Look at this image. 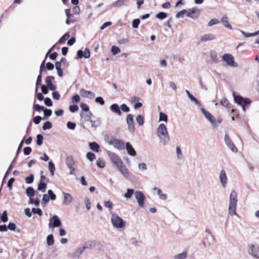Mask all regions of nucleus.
I'll return each instance as SVG.
<instances>
[{
  "label": "nucleus",
  "mask_w": 259,
  "mask_h": 259,
  "mask_svg": "<svg viewBox=\"0 0 259 259\" xmlns=\"http://www.w3.org/2000/svg\"><path fill=\"white\" fill-rule=\"evenodd\" d=\"M237 194L235 190H232L230 195L229 213L231 215L236 214V209L237 206Z\"/></svg>",
  "instance_id": "3"
},
{
  "label": "nucleus",
  "mask_w": 259,
  "mask_h": 259,
  "mask_svg": "<svg viewBox=\"0 0 259 259\" xmlns=\"http://www.w3.org/2000/svg\"><path fill=\"white\" fill-rule=\"evenodd\" d=\"M44 103L48 107H51L53 106V102L51 99L49 97H47L44 99Z\"/></svg>",
  "instance_id": "62"
},
{
  "label": "nucleus",
  "mask_w": 259,
  "mask_h": 259,
  "mask_svg": "<svg viewBox=\"0 0 259 259\" xmlns=\"http://www.w3.org/2000/svg\"><path fill=\"white\" fill-rule=\"evenodd\" d=\"M187 254L186 252H183L182 253L175 255L174 256V259H185L187 257Z\"/></svg>",
  "instance_id": "40"
},
{
  "label": "nucleus",
  "mask_w": 259,
  "mask_h": 259,
  "mask_svg": "<svg viewBox=\"0 0 259 259\" xmlns=\"http://www.w3.org/2000/svg\"><path fill=\"white\" fill-rule=\"evenodd\" d=\"M47 243L49 246H51L54 243V236L52 234L49 235L47 237Z\"/></svg>",
  "instance_id": "37"
},
{
  "label": "nucleus",
  "mask_w": 259,
  "mask_h": 259,
  "mask_svg": "<svg viewBox=\"0 0 259 259\" xmlns=\"http://www.w3.org/2000/svg\"><path fill=\"white\" fill-rule=\"evenodd\" d=\"M49 227L51 228H57L61 226L62 223L60 218L57 215H54L49 220Z\"/></svg>",
  "instance_id": "7"
},
{
  "label": "nucleus",
  "mask_w": 259,
  "mask_h": 259,
  "mask_svg": "<svg viewBox=\"0 0 259 259\" xmlns=\"http://www.w3.org/2000/svg\"><path fill=\"white\" fill-rule=\"evenodd\" d=\"M119 169L120 172L123 175V176L127 178L130 175V172L128 169L123 165L122 164H120L118 166H117Z\"/></svg>",
  "instance_id": "19"
},
{
  "label": "nucleus",
  "mask_w": 259,
  "mask_h": 259,
  "mask_svg": "<svg viewBox=\"0 0 259 259\" xmlns=\"http://www.w3.org/2000/svg\"><path fill=\"white\" fill-rule=\"evenodd\" d=\"M44 137L41 134H38L36 136V144L41 146L42 144Z\"/></svg>",
  "instance_id": "42"
},
{
  "label": "nucleus",
  "mask_w": 259,
  "mask_h": 259,
  "mask_svg": "<svg viewBox=\"0 0 259 259\" xmlns=\"http://www.w3.org/2000/svg\"><path fill=\"white\" fill-rule=\"evenodd\" d=\"M47 187V183L40 181L38 184L37 190L45 192Z\"/></svg>",
  "instance_id": "29"
},
{
  "label": "nucleus",
  "mask_w": 259,
  "mask_h": 259,
  "mask_svg": "<svg viewBox=\"0 0 259 259\" xmlns=\"http://www.w3.org/2000/svg\"><path fill=\"white\" fill-rule=\"evenodd\" d=\"M110 110L114 113L118 114L119 116L122 115V112L120 110V107L117 104L114 103L110 107Z\"/></svg>",
  "instance_id": "20"
},
{
  "label": "nucleus",
  "mask_w": 259,
  "mask_h": 259,
  "mask_svg": "<svg viewBox=\"0 0 259 259\" xmlns=\"http://www.w3.org/2000/svg\"><path fill=\"white\" fill-rule=\"evenodd\" d=\"M48 195L49 199L52 200H55L56 199V195L54 194L52 190H49L48 191Z\"/></svg>",
  "instance_id": "53"
},
{
  "label": "nucleus",
  "mask_w": 259,
  "mask_h": 259,
  "mask_svg": "<svg viewBox=\"0 0 259 259\" xmlns=\"http://www.w3.org/2000/svg\"><path fill=\"white\" fill-rule=\"evenodd\" d=\"M135 193V191L133 189L127 188L126 192L124 194V197L126 199H130Z\"/></svg>",
  "instance_id": "33"
},
{
  "label": "nucleus",
  "mask_w": 259,
  "mask_h": 259,
  "mask_svg": "<svg viewBox=\"0 0 259 259\" xmlns=\"http://www.w3.org/2000/svg\"><path fill=\"white\" fill-rule=\"evenodd\" d=\"M65 12L67 16V19L65 21L66 24L69 25L70 23L74 22V17L70 13V10L69 9H65Z\"/></svg>",
  "instance_id": "15"
},
{
  "label": "nucleus",
  "mask_w": 259,
  "mask_h": 259,
  "mask_svg": "<svg viewBox=\"0 0 259 259\" xmlns=\"http://www.w3.org/2000/svg\"><path fill=\"white\" fill-rule=\"evenodd\" d=\"M168 120V117L167 115L162 112H160L159 113V121H163L165 122H167Z\"/></svg>",
  "instance_id": "41"
},
{
  "label": "nucleus",
  "mask_w": 259,
  "mask_h": 259,
  "mask_svg": "<svg viewBox=\"0 0 259 259\" xmlns=\"http://www.w3.org/2000/svg\"><path fill=\"white\" fill-rule=\"evenodd\" d=\"M220 23V21L217 18L211 19L208 23V26H211L213 25L217 24Z\"/></svg>",
  "instance_id": "60"
},
{
  "label": "nucleus",
  "mask_w": 259,
  "mask_h": 259,
  "mask_svg": "<svg viewBox=\"0 0 259 259\" xmlns=\"http://www.w3.org/2000/svg\"><path fill=\"white\" fill-rule=\"evenodd\" d=\"M126 122L127 125L134 123V116L129 114L126 116Z\"/></svg>",
  "instance_id": "51"
},
{
  "label": "nucleus",
  "mask_w": 259,
  "mask_h": 259,
  "mask_svg": "<svg viewBox=\"0 0 259 259\" xmlns=\"http://www.w3.org/2000/svg\"><path fill=\"white\" fill-rule=\"evenodd\" d=\"M80 107L81 108L82 112H88L90 111L89 107L84 103H81L80 104Z\"/></svg>",
  "instance_id": "55"
},
{
  "label": "nucleus",
  "mask_w": 259,
  "mask_h": 259,
  "mask_svg": "<svg viewBox=\"0 0 259 259\" xmlns=\"http://www.w3.org/2000/svg\"><path fill=\"white\" fill-rule=\"evenodd\" d=\"M52 123L49 121L45 122L42 125V130L44 131L51 129L52 127Z\"/></svg>",
  "instance_id": "44"
},
{
  "label": "nucleus",
  "mask_w": 259,
  "mask_h": 259,
  "mask_svg": "<svg viewBox=\"0 0 259 259\" xmlns=\"http://www.w3.org/2000/svg\"><path fill=\"white\" fill-rule=\"evenodd\" d=\"M69 109L71 112L74 113L78 110L79 108L77 105L74 104L70 105Z\"/></svg>",
  "instance_id": "58"
},
{
  "label": "nucleus",
  "mask_w": 259,
  "mask_h": 259,
  "mask_svg": "<svg viewBox=\"0 0 259 259\" xmlns=\"http://www.w3.org/2000/svg\"><path fill=\"white\" fill-rule=\"evenodd\" d=\"M125 148H126L127 152L130 155L132 156H135L136 155V151L130 143L127 142L125 144Z\"/></svg>",
  "instance_id": "18"
},
{
  "label": "nucleus",
  "mask_w": 259,
  "mask_h": 259,
  "mask_svg": "<svg viewBox=\"0 0 259 259\" xmlns=\"http://www.w3.org/2000/svg\"><path fill=\"white\" fill-rule=\"evenodd\" d=\"M111 221L112 224L116 228L120 229L125 226V222L121 218L116 214H112Z\"/></svg>",
  "instance_id": "4"
},
{
  "label": "nucleus",
  "mask_w": 259,
  "mask_h": 259,
  "mask_svg": "<svg viewBox=\"0 0 259 259\" xmlns=\"http://www.w3.org/2000/svg\"><path fill=\"white\" fill-rule=\"evenodd\" d=\"M95 243L93 241H89L86 242L84 245L81 247L83 251L86 249H90L95 246Z\"/></svg>",
  "instance_id": "32"
},
{
  "label": "nucleus",
  "mask_w": 259,
  "mask_h": 259,
  "mask_svg": "<svg viewBox=\"0 0 259 259\" xmlns=\"http://www.w3.org/2000/svg\"><path fill=\"white\" fill-rule=\"evenodd\" d=\"M32 212L34 214H37L39 216H41L42 215V211L41 209L39 208H32Z\"/></svg>",
  "instance_id": "61"
},
{
  "label": "nucleus",
  "mask_w": 259,
  "mask_h": 259,
  "mask_svg": "<svg viewBox=\"0 0 259 259\" xmlns=\"http://www.w3.org/2000/svg\"><path fill=\"white\" fill-rule=\"evenodd\" d=\"M1 221L3 223H6L8 221V214L6 210H5L2 213Z\"/></svg>",
  "instance_id": "56"
},
{
  "label": "nucleus",
  "mask_w": 259,
  "mask_h": 259,
  "mask_svg": "<svg viewBox=\"0 0 259 259\" xmlns=\"http://www.w3.org/2000/svg\"><path fill=\"white\" fill-rule=\"evenodd\" d=\"M107 153L111 161L115 164L116 166H118L120 164H122V161L116 153L109 151H108Z\"/></svg>",
  "instance_id": "10"
},
{
  "label": "nucleus",
  "mask_w": 259,
  "mask_h": 259,
  "mask_svg": "<svg viewBox=\"0 0 259 259\" xmlns=\"http://www.w3.org/2000/svg\"><path fill=\"white\" fill-rule=\"evenodd\" d=\"M66 164L69 168H72L74 167L75 162L72 156L69 155L66 157Z\"/></svg>",
  "instance_id": "24"
},
{
  "label": "nucleus",
  "mask_w": 259,
  "mask_h": 259,
  "mask_svg": "<svg viewBox=\"0 0 259 259\" xmlns=\"http://www.w3.org/2000/svg\"><path fill=\"white\" fill-rule=\"evenodd\" d=\"M125 144L122 140L117 139L113 146L117 149L123 150L125 149Z\"/></svg>",
  "instance_id": "16"
},
{
  "label": "nucleus",
  "mask_w": 259,
  "mask_h": 259,
  "mask_svg": "<svg viewBox=\"0 0 259 259\" xmlns=\"http://www.w3.org/2000/svg\"><path fill=\"white\" fill-rule=\"evenodd\" d=\"M26 194L29 197V200L31 201L32 197L35 195V190L33 188L31 187H28L26 190Z\"/></svg>",
  "instance_id": "25"
},
{
  "label": "nucleus",
  "mask_w": 259,
  "mask_h": 259,
  "mask_svg": "<svg viewBox=\"0 0 259 259\" xmlns=\"http://www.w3.org/2000/svg\"><path fill=\"white\" fill-rule=\"evenodd\" d=\"M33 108L36 111L40 112L41 111H44L45 107L36 104L33 105Z\"/></svg>",
  "instance_id": "59"
},
{
  "label": "nucleus",
  "mask_w": 259,
  "mask_h": 259,
  "mask_svg": "<svg viewBox=\"0 0 259 259\" xmlns=\"http://www.w3.org/2000/svg\"><path fill=\"white\" fill-rule=\"evenodd\" d=\"M215 38V36L214 34L209 33L205 34L202 35L200 37V40L202 42H205L207 41L212 40Z\"/></svg>",
  "instance_id": "21"
},
{
  "label": "nucleus",
  "mask_w": 259,
  "mask_h": 259,
  "mask_svg": "<svg viewBox=\"0 0 259 259\" xmlns=\"http://www.w3.org/2000/svg\"><path fill=\"white\" fill-rule=\"evenodd\" d=\"M80 94L82 96L90 99H94L95 97V94L94 93L90 91H86L83 89L80 90Z\"/></svg>",
  "instance_id": "14"
},
{
  "label": "nucleus",
  "mask_w": 259,
  "mask_h": 259,
  "mask_svg": "<svg viewBox=\"0 0 259 259\" xmlns=\"http://www.w3.org/2000/svg\"><path fill=\"white\" fill-rule=\"evenodd\" d=\"M87 158L90 161H93L96 158L95 154L91 152H89L86 154Z\"/></svg>",
  "instance_id": "46"
},
{
  "label": "nucleus",
  "mask_w": 259,
  "mask_h": 259,
  "mask_svg": "<svg viewBox=\"0 0 259 259\" xmlns=\"http://www.w3.org/2000/svg\"><path fill=\"white\" fill-rule=\"evenodd\" d=\"M90 122L92 123V126L97 128L100 126L101 124V118L99 117L95 120H91Z\"/></svg>",
  "instance_id": "31"
},
{
  "label": "nucleus",
  "mask_w": 259,
  "mask_h": 259,
  "mask_svg": "<svg viewBox=\"0 0 259 259\" xmlns=\"http://www.w3.org/2000/svg\"><path fill=\"white\" fill-rule=\"evenodd\" d=\"M70 37L68 33H65L63 36H62L58 40V42L62 44L66 40H67Z\"/></svg>",
  "instance_id": "45"
},
{
  "label": "nucleus",
  "mask_w": 259,
  "mask_h": 259,
  "mask_svg": "<svg viewBox=\"0 0 259 259\" xmlns=\"http://www.w3.org/2000/svg\"><path fill=\"white\" fill-rule=\"evenodd\" d=\"M55 79L53 76H48L46 77L45 79V82L46 83L47 87L49 86L52 83V80Z\"/></svg>",
  "instance_id": "49"
},
{
  "label": "nucleus",
  "mask_w": 259,
  "mask_h": 259,
  "mask_svg": "<svg viewBox=\"0 0 259 259\" xmlns=\"http://www.w3.org/2000/svg\"><path fill=\"white\" fill-rule=\"evenodd\" d=\"M225 142L228 147L233 152H237V148L234 143L231 141L229 136L227 134L225 136Z\"/></svg>",
  "instance_id": "12"
},
{
  "label": "nucleus",
  "mask_w": 259,
  "mask_h": 259,
  "mask_svg": "<svg viewBox=\"0 0 259 259\" xmlns=\"http://www.w3.org/2000/svg\"><path fill=\"white\" fill-rule=\"evenodd\" d=\"M200 15V11L196 7H193L187 10L186 16L193 19H197Z\"/></svg>",
  "instance_id": "9"
},
{
  "label": "nucleus",
  "mask_w": 259,
  "mask_h": 259,
  "mask_svg": "<svg viewBox=\"0 0 259 259\" xmlns=\"http://www.w3.org/2000/svg\"><path fill=\"white\" fill-rule=\"evenodd\" d=\"M210 59L207 60V63L209 64H211L212 63H218L217 60V53L215 51L212 50L209 53Z\"/></svg>",
  "instance_id": "13"
},
{
  "label": "nucleus",
  "mask_w": 259,
  "mask_h": 259,
  "mask_svg": "<svg viewBox=\"0 0 259 259\" xmlns=\"http://www.w3.org/2000/svg\"><path fill=\"white\" fill-rule=\"evenodd\" d=\"M90 148L94 152H98L100 150L99 145L96 142H92L89 143Z\"/></svg>",
  "instance_id": "26"
},
{
  "label": "nucleus",
  "mask_w": 259,
  "mask_h": 259,
  "mask_svg": "<svg viewBox=\"0 0 259 259\" xmlns=\"http://www.w3.org/2000/svg\"><path fill=\"white\" fill-rule=\"evenodd\" d=\"M201 111L205 117L211 123L212 125L214 127H217V124L216 122V119L213 116V115L203 108H201Z\"/></svg>",
  "instance_id": "8"
},
{
  "label": "nucleus",
  "mask_w": 259,
  "mask_h": 259,
  "mask_svg": "<svg viewBox=\"0 0 259 259\" xmlns=\"http://www.w3.org/2000/svg\"><path fill=\"white\" fill-rule=\"evenodd\" d=\"M111 52L113 55H116L120 52V49L118 47L113 46L111 48Z\"/></svg>",
  "instance_id": "47"
},
{
  "label": "nucleus",
  "mask_w": 259,
  "mask_h": 259,
  "mask_svg": "<svg viewBox=\"0 0 259 259\" xmlns=\"http://www.w3.org/2000/svg\"><path fill=\"white\" fill-rule=\"evenodd\" d=\"M157 136L161 140L164 145H166L170 141V137L166 125L163 123L159 125L157 130Z\"/></svg>",
  "instance_id": "1"
},
{
  "label": "nucleus",
  "mask_w": 259,
  "mask_h": 259,
  "mask_svg": "<svg viewBox=\"0 0 259 259\" xmlns=\"http://www.w3.org/2000/svg\"><path fill=\"white\" fill-rule=\"evenodd\" d=\"M187 10H182V11L178 12L176 15V17L177 19H179L181 17H183L184 14H186Z\"/></svg>",
  "instance_id": "63"
},
{
  "label": "nucleus",
  "mask_w": 259,
  "mask_h": 259,
  "mask_svg": "<svg viewBox=\"0 0 259 259\" xmlns=\"http://www.w3.org/2000/svg\"><path fill=\"white\" fill-rule=\"evenodd\" d=\"M140 23V20L138 18L135 19L132 22V27L133 28H137Z\"/></svg>",
  "instance_id": "54"
},
{
  "label": "nucleus",
  "mask_w": 259,
  "mask_h": 259,
  "mask_svg": "<svg viewBox=\"0 0 259 259\" xmlns=\"http://www.w3.org/2000/svg\"><path fill=\"white\" fill-rule=\"evenodd\" d=\"M67 127L70 130H73L76 127V123L71 121H68L67 123Z\"/></svg>",
  "instance_id": "64"
},
{
  "label": "nucleus",
  "mask_w": 259,
  "mask_h": 259,
  "mask_svg": "<svg viewBox=\"0 0 259 259\" xmlns=\"http://www.w3.org/2000/svg\"><path fill=\"white\" fill-rule=\"evenodd\" d=\"M234 100L236 103L242 107V110L245 112L246 107L249 106L251 103V101L249 98H243L239 95H237L235 92L233 93Z\"/></svg>",
  "instance_id": "2"
},
{
  "label": "nucleus",
  "mask_w": 259,
  "mask_h": 259,
  "mask_svg": "<svg viewBox=\"0 0 259 259\" xmlns=\"http://www.w3.org/2000/svg\"><path fill=\"white\" fill-rule=\"evenodd\" d=\"M136 121L139 126H142L144 124V118L141 115H138L136 117Z\"/></svg>",
  "instance_id": "43"
},
{
  "label": "nucleus",
  "mask_w": 259,
  "mask_h": 259,
  "mask_svg": "<svg viewBox=\"0 0 259 259\" xmlns=\"http://www.w3.org/2000/svg\"><path fill=\"white\" fill-rule=\"evenodd\" d=\"M83 250L81 247L79 248L78 249H77L75 252H74L72 254V256L74 258H78L79 256L81 254V253L83 252Z\"/></svg>",
  "instance_id": "34"
},
{
  "label": "nucleus",
  "mask_w": 259,
  "mask_h": 259,
  "mask_svg": "<svg viewBox=\"0 0 259 259\" xmlns=\"http://www.w3.org/2000/svg\"><path fill=\"white\" fill-rule=\"evenodd\" d=\"M63 195L64 199L63 203L67 205L70 204L72 200V197L71 195L70 194L65 192L63 193Z\"/></svg>",
  "instance_id": "23"
},
{
  "label": "nucleus",
  "mask_w": 259,
  "mask_h": 259,
  "mask_svg": "<svg viewBox=\"0 0 259 259\" xmlns=\"http://www.w3.org/2000/svg\"><path fill=\"white\" fill-rule=\"evenodd\" d=\"M117 139H116L115 137L113 136H107L106 140L108 143L109 145H113L115 142L116 141Z\"/></svg>",
  "instance_id": "36"
},
{
  "label": "nucleus",
  "mask_w": 259,
  "mask_h": 259,
  "mask_svg": "<svg viewBox=\"0 0 259 259\" xmlns=\"http://www.w3.org/2000/svg\"><path fill=\"white\" fill-rule=\"evenodd\" d=\"M44 111V116L42 118L44 120L48 119L52 114V111L50 109L45 108Z\"/></svg>",
  "instance_id": "35"
},
{
  "label": "nucleus",
  "mask_w": 259,
  "mask_h": 259,
  "mask_svg": "<svg viewBox=\"0 0 259 259\" xmlns=\"http://www.w3.org/2000/svg\"><path fill=\"white\" fill-rule=\"evenodd\" d=\"M49 169L52 176L54 175V172L55 170V166L54 163L52 161L49 162Z\"/></svg>",
  "instance_id": "39"
},
{
  "label": "nucleus",
  "mask_w": 259,
  "mask_h": 259,
  "mask_svg": "<svg viewBox=\"0 0 259 259\" xmlns=\"http://www.w3.org/2000/svg\"><path fill=\"white\" fill-rule=\"evenodd\" d=\"M167 16L168 15L166 13L160 12L156 15V18L160 20H163L165 19Z\"/></svg>",
  "instance_id": "38"
},
{
  "label": "nucleus",
  "mask_w": 259,
  "mask_h": 259,
  "mask_svg": "<svg viewBox=\"0 0 259 259\" xmlns=\"http://www.w3.org/2000/svg\"><path fill=\"white\" fill-rule=\"evenodd\" d=\"M248 253L253 257L259 259V246L251 244L249 247Z\"/></svg>",
  "instance_id": "11"
},
{
  "label": "nucleus",
  "mask_w": 259,
  "mask_h": 259,
  "mask_svg": "<svg viewBox=\"0 0 259 259\" xmlns=\"http://www.w3.org/2000/svg\"><path fill=\"white\" fill-rule=\"evenodd\" d=\"M50 200L49 196L48 194H45L42 196V205L45 206L46 204L48 203Z\"/></svg>",
  "instance_id": "57"
},
{
  "label": "nucleus",
  "mask_w": 259,
  "mask_h": 259,
  "mask_svg": "<svg viewBox=\"0 0 259 259\" xmlns=\"http://www.w3.org/2000/svg\"><path fill=\"white\" fill-rule=\"evenodd\" d=\"M80 100V97L78 95H74L72 97L71 102L74 104H77L79 102Z\"/></svg>",
  "instance_id": "52"
},
{
  "label": "nucleus",
  "mask_w": 259,
  "mask_h": 259,
  "mask_svg": "<svg viewBox=\"0 0 259 259\" xmlns=\"http://www.w3.org/2000/svg\"><path fill=\"white\" fill-rule=\"evenodd\" d=\"M135 196L139 206L142 208L144 207V201L146 199L144 194L142 191H137L135 193Z\"/></svg>",
  "instance_id": "6"
},
{
  "label": "nucleus",
  "mask_w": 259,
  "mask_h": 259,
  "mask_svg": "<svg viewBox=\"0 0 259 259\" xmlns=\"http://www.w3.org/2000/svg\"><path fill=\"white\" fill-rule=\"evenodd\" d=\"M222 60L225 62L227 65L237 67L238 66V64L234 61V58L232 55L230 54H225L222 56Z\"/></svg>",
  "instance_id": "5"
},
{
  "label": "nucleus",
  "mask_w": 259,
  "mask_h": 259,
  "mask_svg": "<svg viewBox=\"0 0 259 259\" xmlns=\"http://www.w3.org/2000/svg\"><path fill=\"white\" fill-rule=\"evenodd\" d=\"M153 190H157V195L159 196V198L161 200H166L167 199V195L166 194H163L162 193V191L158 189V188H157L156 187H154L153 188Z\"/></svg>",
  "instance_id": "30"
},
{
  "label": "nucleus",
  "mask_w": 259,
  "mask_h": 259,
  "mask_svg": "<svg viewBox=\"0 0 259 259\" xmlns=\"http://www.w3.org/2000/svg\"><path fill=\"white\" fill-rule=\"evenodd\" d=\"M97 165L100 168H103L105 166V161L103 159L100 158L96 161Z\"/></svg>",
  "instance_id": "50"
},
{
  "label": "nucleus",
  "mask_w": 259,
  "mask_h": 259,
  "mask_svg": "<svg viewBox=\"0 0 259 259\" xmlns=\"http://www.w3.org/2000/svg\"><path fill=\"white\" fill-rule=\"evenodd\" d=\"M87 113H84L83 112L81 111L80 112V116L81 118H83L84 121H88L92 120L91 117L93 116L92 113L89 111L88 112H87Z\"/></svg>",
  "instance_id": "22"
},
{
  "label": "nucleus",
  "mask_w": 259,
  "mask_h": 259,
  "mask_svg": "<svg viewBox=\"0 0 259 259\" xmlns=\"http://www.w3.org/2000/svg\"><path fill=\"white\" fill-rule=\"evenodd\" d=\"M228 18L227 16H224L223 17V18H222V22L223 24V25L228 28L229 29H232V26L231 25V24H230L229 23H228Z\"/></svg>",
  "instance_id": "28"
},
{
  "label": "nucleus",
  "mask_w": 259,
  "mask_h": 259,
  "mask_svg": "<svg viewBox=\"0 0 259 259\" xmlns=\"http://www.w3.org/2000/svg\"><path fill=\"white\" fill-rule=\"evenodd\" d=\"M25 183L27 184H30L33 183L34 181V176L30 174L29 176L27 177L25 179Z\"/></svg>",
  "instance_id": "48"
},
{
  "label": "nucleus",
  "mask_w": 259,
  "mask_h": 259,
  "mask_svg": "<svg viewBox=\"0 0 259 259\" xmlns=\"http://www.w3.org/2000/svg\"><path fill=\"white\" fill-rule=\"evenodd\" d=\"M126 2V0H117L115 2L113 3L112 5L113 7L119 8L124 5H125Z\"/></svg>",
  "instance_id": "27"
},
{
  "label": "nucleus",
  "mask_w": 259,
  "mask_h": 259,
  "mask_svg": "<svg viewBox=\"0 0 259 259\" xmlns=\"http://www.w3.org/2000/svg\"><path fill=\"white\" fill-rule=\"evenodd\" d=\"M220 180L223 187H225L228 179L226 172L224 169L221 170L220 172Z\"/></svg>",
  "instance_id": "17"
}]
</instances>
